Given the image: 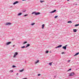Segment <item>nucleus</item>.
I'll use <instances>...</instances> for the list:
<instances>
[{
  "mask_svg": "<svg viewBox=\"0 0 79 79\" xmlns=\"http://www.w3.org/2000/svg\"><path fill=\"white\" fill-rule=\"evenodd\" d=\"M18 55V52H15L14 54V56H13L14 58H15L16 55Z\"/></svg>",
  "mask_w": 79,
  "mask_h": 79,
  "instance_id": "1",
  "label": "nucleus"
},
{
  "mask_svg": "<svg viewBox=\"0 0 79 79\" xmlns=\"http://www.w3.org/2000/svg\"><path fill=\"white\" fill-rule=\"evenodd\" d=\"M74 75V73L72 72L70 73L69 76H73Z\"/></svg>",
  "mask_w": 79,
  "mask_h": 79,
  "instance_id": "2",
  "label": "nucleus"
},
{
  "mask_svg": "<svg viewBox=\"0 0 79 79\" xmlns=\"http://www.w3.org/2000/svg\"><path fill=\"white\" fill-rule=\"evenodd\" d=\"M56 10H54L52 11L51 12H49V13H51V14H52V13H55V12H56Z\"/></svg>",
  "mask_w": 79,
  "mask_h": 79,
  "instance_id": "3",
  "label": "nucleus"
},
{
  "mask_svg": "<svg viewBox=\"0 0 79 79\" xmlns=\"http://www.w3.org/2000/svg\"><path fill=\"white\" fill-rule=\"evenodd\" d=\"M11 44V42H8L6 44V45H10V44Z\"/></svg>",
  "mask_w": 79,
  "mask_h": 79,
  "instance_id": "4",
  "label": "nucleus"
},
{
  "mask_svg": "<svg viewBox=\"0 0 79 79\" xmlns=\"http://www.w3.org/2000/svg\"><path fill=\"white\" fill-rule=\"evenodd\" d=\"M62 47V45H60L56 47V48H60V47Z\"/></svg>",
  "mask_w": 79,
  "mask_h": 79,
  "instance_id": "5",
  "label": "nucleus"
},
{
  "mask_svg": "<svg viewBox=\"0 0 79 79\" xmlns=\"http://www.w3.org/2000/svg\"><path fill=\"white\" fill-rule=\"evenodd\" d=\"M11 23H6V25H11Z\"/></svg>",
  "mask_w": 79,
  "mask_h": 79,
  "instance_id": "6",
  "label": "nucleus"
},
{
  "mask_svg": "<svg viewBox=\"0 0 79 79\" xmlns=\"http://www.w3.org/2000/svg\"><path fill=\"white\" fill-rule=\"evenodd\" d=\"M40 12H36L35 15H40Z\"/></svg>",
  "mask_w": 79,
  "mask_h": 79,
  "instance_id": "7",
  "label": "nucleus"
},
{
  "mask_svg": "<svg viewBox=\"0 0 79 79\" xmlns=\"http://www.w3.org/2000/svg\"><path fill=\"white\" fill-rule=\"evenodd\" d=\"M18 3H19L18 1H16L13 3V5H15V4Z\"/></svg>",
  "mask_w": 79,
  "mask_h": 79,
  "instance_id": "8",
  "label": "nucleus"
},
{
  "mask_svg": "<svg viewBox=\"0 0 79 79\" xmlns=\"http://www.w3.org/2000/svg\"><path fill=\"white\" fill-rule=\"evenodd\" d=\"M30 46V44H27V45L26 46V48H27V47H28Z\"/></svg>",
  "mask_w": 79,
  "mask_h": 79,
  "instance_id": "9",
  "label": "nucleus"
},
{
  "mask_svg": "<svg viewBox=\"0 0 79 79\" xmlns=\"http://www.w3.org/2000/svg\"><path fill=\"white\" fill-rule=\"evenodd\" d=\"M79 52H77V53L75 55H74L73 56H77V55H79Z\"/></svg>",
  "mask_w": 79,
  "mask_h": 79,
  "instance_id": "10",
  "label": "nucleus"
},
{
  "mask_svg": "<svg viewBox=\"0 0 79 79\" xmlns=\"http://www.w3.org/2000/svg\"><path fill=\"white\" fill-rule=\"evenodd\" d=\"M21 15H22V13L20 12L18 14L17 16H21Z\"/></svg>",
  "mask_w": 79,
  "mask_h": 79,
  "instance_id": "11",
  "label": "nucleus"
},
{
  "mask_svg": "<svg viewBox=\"0 0 79 79\" xmlns=\"http://www.w3.org/2000/svg\"><path fill=\"white\" fill-rule=\"evenodd\" d=\"M36 13V11L33 12L31 13V15H33V14H35V15Z\"/></svg>",
  "mask_w": 79,
  "mask_h": 79,
  "instance_id": "12",
  "label": "nucleus"
},
{
  "mask_svg": "<svg viewBox=\"0 0 79 79\" xmlns=\"http://www.w3.org/2000/svg\"><path fill=\"white\" fill-rule=\"evenodd\" d=\"M39 60H37V61L36 62H35V64H37V63H39Z\"/></svg>",
  "mask_w": 79,
  "mask_h": 79,
  "instance_id": "13",
  "label": "nucleus"
},
{
  "mask_svg": "<svg viewBox=\"0 0 79 79\" xmlns=\"http://www.w3.org/2000/svg\"><path fill=\"white\" fill-rule=\"evenodd\" d=\"M73 32H77V30L76 29H73Z\"/></svg>",
  "mask_w": 79,
  "mask_h": 79,
  "instance_id": "14",
  "label": "nucleus"
},
{
  "mask_svg": "<svg viewBox=\"0 0 79 79\" xmlns=\"http://www.w3.org/2000/svg\"><path fill=\"white\" fill-rule=\"evenodd\" d=\"M44 26H45V25L44 24H43L42 25V29H44Z\"/></svg>",
  "mask_w": 79,
  "mask_h": 79,
  "instance_id": "15",
  "label": "nucleus"
},
{
  "mask_svg": "<svg viewBox=\"0 0 79 79\" xmlns=\"http://www.w3.org/2000/svg\"><path fill=\"white\" fill-rule=\"evenodd\" d=\"M63 49H64V50H66V48L65 46H64L62 47Z\"/></svg>",
  "mask_w": 79,
  "mask_h": 79,
  "instance_id": "16",
  "label": "nucleus"
},
{
  "mask_svg": "<svg viewBox=\"0 0 79 79\" xmlns=\"http://www.w3.org/2000/svg\"><path fill=\"white\" fill-rule=\"evenodd\" d=\"M35 23H32L31 24V26H34V24H35Z\"/></svg>",
  "mask_w": 79,
  "mask_h": 79,
  "instance_id": "17",
  "label": "nucleus"
},
{
  "mask_svg": "<svg viewBox=\"0 0 79 79\" xmlns=\"http://www.w3.org/2000/svg\"><path fill=\"white\" fill-rule=\"evenodd\" d=\"M68 23H72V21H69L67 22Z\"/></svg>",
  "mask_w": 79,
  "mask_h": 79,
  "instance_id": "18",
  "label": "nucleus"
},
{
  "mask_svg": "<svg viewBox=\"0 0 79 79\" xmlns=\"http://www.w3.org/2000/svg\"><path fill=\"white\" fill-rule=\"evenodd\" d=\"M24 71V69H22L21 70H19V72H23Z\"/></svg>",
  "mask_w": 79,
  "mask_h": 79,
  "instance_id": "19",
  "label": "nucleus"
},
{
  "mask_svg": "<svg viewBox=\"0 0 79 79\" xmlns=\"http://www.w3.org/2000/svg\"><path fill=\"white\" fill-rule=\"evenodd\" d=\"M79 25V24H77L75 25V27H77V26H78Z\"/></svg>",
  "mask_w": 79,
  "mask_h": 79,
  "instance_id": "20",
  "label": "nucleus"
},
{
  "mask_svg": "<svg viewBox=\"0 0 79 79\" xmlns=\"http://www.w3.org/2000/svg\"><path fill=\"white\" fill-rule=\"evenodd\" d=\"M27 43V42L25 41L23 42V44H26Z\"/></svg>",
  "mask_w": 79,
  "mask_h": 79,
  "instance_id": "21",
  "label": "nucleus"
},
{
  "mask_svg": "<svg viewBox=\"0 0 79 79\" xmlns=\"http://www.w3.org/2000/svg\"><path fill=\"white\" fill-rule=\"evenodd\" d=\"M13 70H10L9 72V73H13Z\"/></svg>",
  "mask_w": 79,
  "mask_h": 79,
  "instance_id": "22",
  "label": "nucleus"
},
{
  "mask_svg": "<svg viewBox=\"0 0 79 79\" xmlns=\"http://www.w3.org/2000/svg\"><path fill=\"white\" fill-rule=\"evenodd\" d=\"M44 1H40V3H43V2H44Z\"/></svg>",
  "mask_w": 79,
  "mask_h": 79,
  "instance_id": "23",
  "label": "nucleus"
},
{
  "mask_svg": "<svg viewBox=\"0 0 79 79\" xmlns=\"http://www.w3.org/2000/svg\"><path fill=\"white\" fill-rule=\"evenodd\" d=\"M26 48V47H25V46H23L21 47L22 48Z\"/></svg>",
  "mask_w": 79,
  "mask_h": 79,
  "instance_id": "24",
  "label": "nucleus"
},
{
  "mask_svg": "<svg viewBox=\"0 0 79 79\" xmlns=\"http://www.w3.org/2000/svg\"><path fill=\"white\" fill-rule=\"evenodd\" d=\"M27 16H28V14H26V15H24V16H25V17Z\"/></svg>",
  "mask_w": 79,
  "mask_h": 79,
  "instance_id": "25",
  "label": "nucleus"
},
{
  "mask_svg": "<svg viewBox=\"0 0 79 79\" xmlns=\"http://www.w3.org/2000/svg\"><path fill=\"white\" fill-rule=\"evenodd\" d=\"M57 17H58V15H56V16L54 18H55V19H56V18Z\"/></svg>",
  "mask_w": 79,
  "mask_h": 79,
  "instance_id": "26",
  "label": "nucleus"
},
{
  "mask_svg": "<svg viewBox=\"0 0 79 79\" xmlns=\"http://www.w3.org/2000/svg\"><path fill=\"white\" fill-rule=\"evenodd\" d=\"M48 53V51H46V53Z\"/></svg>",
  "mask_w": 79,
  "mask_h": 79,
  "instance_id": "27",
  "label": "nucleus"
},
{
  "mask_svg": "<svg viewBox=\"0 0 79 79\" xmlns=\"http://www.w3.org/2000/svg\"><path fill=\"white\" fill-rule=\"evenodd\" d=\"M12 67L13 68H16V66L15 65H13Z\"/></svg>",
  "mask_w": 79,
  "mask_h": 79,
  "instance_id": "28",
  "label": "nucleus"
},
{
  "mask_svg": "<svg viewBox=\"0 0 79 79\" xmlns=\"http://www.w3.org/2000/svg\"><path fill=\"white\" fill-rule=\"evenodd\" d=\"M71 69H70L67 71H71Z\"/></svg>",
  "mask_w": 79,
  "mask_h": 79,
  "instance_id": "29",
  "label": "nucleus"
},
{
  "mask_svg": "<svg viewBox=\"0 0 79 79\" xmlns=\"http://www.w3.org/2000/svg\"><path fill=\"white\" fill-rule=\"evenodd\" d=\"M49 64L50 65V66H52V63H49Z\"/></svg>",
  "mask_w": 79,
  "mask_h": 79,
  "instance_id": "30",
  "label": "nucleus"
},
{
  "mask_svg": "<svg viewBox=\"0 0 79 79\" xmlns=\"http://www.w3.org/2000/svg\"><path fill=\"white\" fill-rule=\"evenodd\" d=\"M70 61H71V60H69L68 61V62L69 63V62H70Z\"/></svg>",
  "mask_w": 79,
  "mask_h": 79,
  "instance_id": "31",
  "label": "nucleus"
},
{
  "mask_svg": "<svg viewBox=\"0 0 79 79\" xmlns=\"http://www.w3.org/2000/svg\"><path fill=\"white\" fill-rule=\"evenodd\" d=\"M38 76H40V74H38Z\"/></svg>",
  "mask_w": 79,
  "mask_h": 79,
  "instance_id": "32",
  "label": "nucleus"
},
{
  "mask_svg": "<svg viewBox=\"0 0 79 79\" xmlns=\"http://www.w3.org/2000/svg\"><path fill=\"white\" fill-rule=\"evenodd\" d=\"M64 52H62L61 54H64Z\"/></svg>",
  "mask_w": 79,
  "mask_h": 79,
  "instance_id": "33",
  "label": "nucleus"
},
{
  "mask_svg": "<svg viewBox=\"0 0 79 79\" xmlns=\"http://www.w3.org/2000/svg\"><path fill=\"white\" fill-rule=\"evenodd\" d=\"M67 46H68V45H65V47L66 48V47H67Z\"/></svg>",
  "mask_w": 79,
  "mask_h": 79,
  "instance_id": "34",
  "label": "nucleus"
},
{
  "mask_svg": "<svg viewBox=\"0 0 79 79\" xmlns=\"http://www.w3.org/2000/svg\"><path fill=\"white\" fill-rule=\"evenodd\" d=\"M23 79H27V78H23Z\"/></svg>",
  "mask_w": 79,
  "mask_h": 79,
  "instance_id": "35",
  "label": "nucleus"
},
{
  "mask_svg": "<svg viewBox=\"0 0 79 79\" xmlns=\"http://www.w3.org/2000/svg\"><path fill=\"white\" fill-rule=\"evenodd\" d=\"M18 74H19V73H17L16 74V75H18Z\"/></svg>",
  "mask_w": 79,
  "mask_h": 79,
  "instance_id": "36",
  "label": "nucleus"
},
{
  "mask_svg": "<svg viewBox=\"0 0 79 79\" xmlns=\"http://www.w3.org/2000/svg\"><path fill=\"white\" fill-rule=\"evenodd\" d=\"M13 46V47H15V45H14Z\"/></svg>",
  "mask_w": 79,
  "mask_h": 79,
  "instance_id": "37",
  "label": "nucleus"
},
{
  "mask_svg": "<svg viewBox=\"0 0 79 79\" xmlns=\"http://www.w3.org/2000/svg\"><path fill=\"white\" fill-rule=\"evenodd\" d=\"M25 0H22V1H24Z\"/></svg>",
  "mask_w": 79,
  "mask_h": 79,
  "instance_id": "38",
  "label": "nucleus"
},
{
  "mask_svg": "<svg viewBox=\"0 0 79 79\" xmlns=\"http://www.w3.org/2000/svg\"><path fill=\"white\" fill-rule=\"evenodd\" d=\"M69 0H67V1L68 2Z\"/></svg>",
  "mask_w": 79,
  "mask_h": 79,
  "instance_id": "39",
  "label": "nucleus"
},
{
  "mask_svg": "<svg viewBox=\"0 0 79 79\" xmlns=\"http://www.w3.org/2000/svg\"><path fill=\"white\" fill-rule=\"evenodd\" d=\"M77 4H76V5H77Z\"/></svg>",
  "mask_w": 79,
  "mask_h": 79,
  "instance_id": "40",
  "label": "nucleus"
},
{
  "mask_svg": "<svg viewBox=\"0 0 79 79\" xmlns=\"http://www.w3.org/2000/svg\"><path fill=\"white\" fill-rule=\"evenodd\" d=\"M25 11H23V12H25Z\"/></svg>",
  "mask_w": 79,
  "mask_h": 79,
  "instance_id": "41",
  "label": "nucleus"
},
{
  "mask_svg": "<svg viewBox=\"0 0 79 79\" xmlns=\"http://www.w3.org/2000/svg\"><path fill=\"white\" fill-rule=\"evenodd\" d=\"M26 63V62H25V63Z\"/></svg>",
  "mask_w": 79,
  "mask_h": 79,
  "instance_id": "42",
  "label": "nucleus"
}]
</instances>
